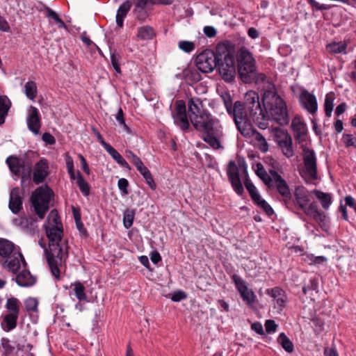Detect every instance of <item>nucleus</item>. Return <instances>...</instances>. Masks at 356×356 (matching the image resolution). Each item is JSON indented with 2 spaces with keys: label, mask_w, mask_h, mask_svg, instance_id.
Returning a JSON list of instances; mask_svg holds the SVG:
<instances>
[{
  "label": "nucleus",
  "mask_w": 356,
  "mask_h": 356,
  "mask_svg": "<svg viewBox=\"0 0 356 356\" xmlns=\"http://www.w3.org/2000/svg\"><path fill=\"white\" fill-rule=\"evenodd\" d=\"M44 227L49 238V248L45 249L47 260L51 274L58 279L68 257V245L63 238V225L56 210L50 211Z\"/></svg>",
  "instance_id": "f257e3e1"
},
{
  "label": "nucleus",
  "mask_w": 356,
  "mask_h": 356,
  "mask_svg": "<svg viewBox=\"0 0 356 356\" xmlns=\"http://www.w3.org/2000/svg\"><path fill=\"white\" fill-rule=\"evenodd\" d=\"M189 119L195 129L204 132V142L215 149L222 148L221 140L223 134L218 120L213 118L207 111L200 114L189 115Z\"/></svg>",
  "instance_id": "f03ea898"
},
{
  "label": "nucleus",
  "mask_w": 356,
  "mask_h": 356,
  "mask_svg": "<svg viewBox=\"0 0 356 356\" xmlns=\"http://www.w3.org/2000/svg\"><path fill=\"white\" fill-rule=\"evenodd\" d=\"M262 102L267 117L280 125L289 122V116L284 100L277 94L276 90H269L262 95Z\"/></svg>",
  "instance_id": "7ed1b4c3"
},
{
  "label": "nucleus",
  "mask_w": 356,
  "mask_h": 356,
  "mask_svg": "<svg viewBox=\"0 0 356 356\" xmlns=\"http://www.w3.org/2000/svg\"><path fill=\"white\" fill-rule=\"evenodd\" d=\"M256 167L257 175L268 188H276L278 193L285 199V201L291 199V193L289 186L281 175L273 170H270L269 174H268L261 163H257Z\"/></svg>",
  "instance_id": "20e7f679"
},
{
  "label": "nucleus",
  "mask_w": 356,
  "mask_h": 356,
  "mask_svg": "<svg viewBox=\"0 0 356 356\" xmlns=\"http://www.w3.org/2000/svg\"><path fill=\"white\" fill-rule=\"evenodd\" d=\"M238 72L242 81L249 83L252 73L257 70L256 61L251 52L245 47L241 48L237 53Z\"/></svg>",
  "instance_id": "39448f33"
},
{
  "label": "nucleus",
  "mask_w": 356,
  "mask_h": 356,
  "mask_svg": "<svg viewBox=\"0 0 356 356\" xmlns=\"http://www.w3.org/2000/svg\"><path fill=\"white\" fill-rule=\"evenodd\" d=\"M52 191L47 186L38 188L32 193L31 201L35 214L43 219L49 209V202Z\"/></svg>",
  "instance_id": "423d86ee"
},
{
  "label": "nucleus",
  "mask_w": 356,
  "mask_h": 356,
  "mask_svg": "<svg viewBox=\"0 0 356 356\" xmlns=\"http://www.w3.org/2000/svg\"><path fill=\"white\" fill-rule=\"evenodd\" d=\"M243 105L247 111V115L249 113L255 122L261 124L262 121L266 119V115L261 109L257 92L254 90L248 91L245 95ZM247 118L248 119V117Z\"/></svg>",
  "instance_id": "0eeeda50"
},
{
  "label": "nucleus",
  "mask_w": 356,
  "mask_h": 356,
  "mask_svg": "<svg viewBox=\"0 0 356 356\" xmlns=\"http://www.w3.org/2000/svg\"><path fill=\"white\" fill-rule=\"evenodd\" d=\"M303 168L300 170V175L307 182L317 179V162L314 150L303 147L302 150Z\"/></svg>",
  "instance_id": "6e6552de"
},
{
  "label": "nucleus",
  "mask_w": 356,
  "mask_h": 356,
  "mask_svg": "<svg viewBox=\"0 0 356 356\" xmlns=\"http://www.w3.org/2000/svg\"><path fill=\"white\" fill-rule=\"evenodd\" d=\"M217 65L222 79L227 82L234 80L236 76V67L234 57L227 51L223 56L218 57Z\"/></svg>",
  "instance_id": "1a4fd4ad"
},
{
  "label": "nucleus",
  "mask_w": 356,
  "mask_h": 356,
  "mask_svg": "<svg viewBox=\"0 0 356 356\" xmlns=\"http://www.w3.org/2000/svg\"><path fill=\"white\" fill-rule=\"evenodd\" d=\"M222 98L227 113L233 118L235 124L237 126L247 118V111L243 103L236 101L232 105L231 97L227 93L222 95Z\"/></svg>",
  "instance_id": "9d476101"
},
{
  "label": "nucleus",
  "mask_w": 356,
  "mask_h": 356,
  "mask_svg": "<svg viewBox=\"0 0 356 356\" xmlns=\"http://www.w3.org/2000/svg\"><path fill=\"white\" fill-rule=\"evenodd\" d=\"M237 129L245 137H252L257 142L259 149L265 152L268 150V145L264 137L259 133L252 126L247 118L236 126Z\"/></svg>",
  "instance_id": "9b49d317"
},
{
  "label": "nucleus",
  "mask_w": 356,
  "mask_h": 356,
  "mask_svg": "<svg viewBox=\"0 0 356 356\" xmlns=\"http://www.w3.org/2000/svg\"><path fill=\"white\" fill-rule=\"evenodd\" d=\"M218 57L211 51L200 54L195 60L197 68L204 73L211 72L217 66Z\"/></svg>",
  "instance_id": "f8f14e48"
},
{
  "label": "nucleus",
  "mask_w": 356,
  "mask_h": 356,
  "mask_svg": "<svg viewBox=\"0 0 356 356\" xmlns=\"http://www.w3.org/2000/svg\"><path fill=\"white\" fill-rule=\"evenodd\" d=\"M13 223L24 232L31 235H34L38 230L37 219L34 217L18 216L13 220Z\"/></svg>",
  "instance_id": "ddd939ff"
},
{
  "label": "nucleus",
  "mask_w": 356,
  "mask_h": 356,
  "mask_svg": "<svg viewBox=\"0 0 356 356\" xmlns=\"http://www.w3.org/2000/svg\"><path fill=\"white\" fill-rule=\"evenodd\" d=\"M232 280L235 283L236 289L239 291L243 301L246 302L249 305L254 302L255 295L252 290L247 286L246 282L236 274L232 275Z\"/></svg>",
  "instance_id": "4468645a"
},
{
  "label": "nucleus",
  "mask_w": 356,
  "mask_h": 356,
  "mask_svg": "<svg viewBox=\"0 0 356 356\" xmlns=\"http://www.w3.org/2000/svg\"><path fill=\"white\" fill-rule=\"evenodd\" d=\"M227 175L235 192L238 195H241L243 192V188L239 178L238 167L233 161L229 162Z\"/></svg>",
  "instance_id": "2eb2a0df"
},
{
  "label": "nucleus",
  "mask_w": 356,
  "mask_h": 356,
  "mask_svg": "<svg viewBox=\"0 0 356 356\" xmlns=\"http://www.w3.org/2000/svg\"><path fill=\"white\" fill-rule=\"evenodd\" d=\"M22 264L24 266L26 262L22 254L18 250L6 258L2 265L4 268L13 273H16L19 270Z\"/></svg>",
  "instance_id": "dca6fc26"
},
{
  "label": "nucleus",
  "mask_w": 356,
  "mask_h": 356,
  "mask_svg": "<svg viewBox=\"0 0 356 356\" xmlns=\"http://www.w3.org/2000/svg\"><path fill=\"white\" fill-rule=\"evenodd\" d=\"M49 165L45 159H41L36 163L33 168V181L35 184H39L48 176Z\"/></svg>",
  "instance_id": "f3484780"
},
{
  "label": "nucleus",
  "mask_w": 356,
  "mask_h": 356,
  "mask_svg": "<svg viewBox=\"0 0 356 356\" xmlns=\"http://www.w3.org/2000/svg\"><path fill=\"white\" fill-rule=\"evenodd\" d=\"M291 128L294 138L298 143L305 141L307 138V129L305 122L300 117H295L291 122Z\"/></svg>",
  "instance_id": "a211bd4d"
},
{
  "label": "nucleus",
  "mask_w": 356,
  "mask_h": 356,
  "mask_svg": "<svg viewBox=\"0 0 356 356\" xmlns=\"http://www.w3.org/2000/svg\"><path fill=\"white\" fill-rule=\"evenodd\" d=\"M252 74L253 76H252L249 83L254 82L259 88H262L264 92L276 90L275 85L267 78L265 74L257 72V70Z\"/></svg>",
  "instance_id": "6ab92c4d"
},
{
  "label": "nucleus",
  "mask_w": 356,
  "mask_h": 356,
  "mask_svg": "<svg viewBox=\"0 0 356 356\" xmlns=\"http://www.w3.org/2000/svg\"><path fill=\"white\" fill-rule=\"evenodd\" d=\"M175 123L183 131L188 130L189 122L186 113V106L184 103H178L175 113L173 115Z\"/></svg>",
  "instance_id": "aec40b11"
},
{
  "label": "nucleus",
  "mask_w": 356,
  "mask_h": 356,
  "mask_svg": "<svg viewBox=\"0 0 356 356\" xmlns=\"http://www.w3.org/2000/svg\"><path fill=\"white\" fill-rule=\"evenodd\" d=\"M26 121L29 129L34 134L38 135L41 127V122L40 113L37 108L33 106H30Z\"/></svg>",
  "instance_id": "412c9836"
},
{
  "label": "nucleus",
  "mask_w": 356,
  "mask_h": 356,
  "mask_svg": "<svg viewBox=\"0 0 356 356\" xmlns=\"http://www.w3.org/2000/svg\"><path fill=\"white\" fill-rule=\"evenodd\" d=\"M300 101L302 106L310 113H314L318 108L316 97L307 90H302L300 95Z\"/></svg>",
  "instance_id": "4be33fe9"
},
{
  "label": "nucleus",
  "mask_w": 356,
  "mask_h": 356,
  "mask_svg": "<svg viewBox=\"0 0 356 356\" xmlns=\"http://www.w3.org/2000/svg\"><path fill=\"white\" fill-rule=\"evenodd\" d=\"M8 207L15 214L22 209V197L19 188H14L10 191Z\"/></svg>",
  "instance_id": "5701e85b"
},
{
  "label": "nucleus",
  "mask_w": 356,
  "mask_h": 356,
  "mask_svg": "<svg viewBox=\"0 0 356 356\" xmlns=\"http://www.w3.org/2000/svg\"><path fill=\"white\" fill-rule=\"evenodd\" d=\"M278 145L286 157L289 158L293 155L292 139L290 136L283 133L282 138L278 142Z\"/></svg>",
  "instance_id": "b1692460"
},
{
  "label": "nucleus",
  "mask_w": 356,
  "mask_h": 356,
  "mask_svg": "<svg viewBox=\"0 0 356 356\" xmlns=\"http://www.w3.org/2000/svg\"><path fill=\"white\" fill-rule=\"evenodd\" d=\"M19 249L10 241L4 238L0 239V256L3 258H8L14 254Z\"/></svg>",
  "instance_id": "393cba45"
},
{
  "label": "nucleus",
  "mask_w": 356,
  "mask_h": 356,
  "mask_svg": "<svg viewBox=\"0 0 356 356\" xmlns=\"http://www.w3.org/2000/svg\"><path fill=\"white\" fill-rule=\"evenodd\" d=\"M266 293L270 296L275 301L277 305L280 307H284L286 302V297L284 291L279 288L275 287L273 289H267Z\"/></svg>",
  "instance_id": "a878e982"
},
{
  "label": "nucleus",
  "mask_w": 356,
  "mask_h": 356,
  "mask_svg": "<svg viewBox=\"0 0 356 356\" xmlns=\"http://www.w3.org/2000/svg\"><path fill=\"white\" fill-rule=\"evenodd\" d=\"M132 6V0H127L121 4L116 14V24L119 27H122L123 21Z\"/></svg>",
  "instance_id": "bb28decb"
},
{
  "label": "nucleus",
  "mask_w": 356,
  "mask_h": 356,
  "mask_svg": "<svg viewBox=\"0 0 356 356\" xmlns=\"http://www.w3.org/2000/svg\"><path fill=\"white\" fill-rule=\"evenodd\" d=\"M16 282L18 285L24 287L32 286L35 282V279L28 270H22L16 277Z\"/></svg>",
  "instance_id": "cd10ccee"
},
{
  "label": "nucleus",
  "mask_w": 356,
  "mask_h": 356,
  "mask_svg": "<svg viewBox=\"0 0 356 356\" xmlns=\"http://www.w3.org/2000/svg\"><path fill=\"white\" fill-rule=\"evenodd\" d=\"M295 197L297 204L302 209L309 204V192L303 187H298L295 192Z\"/></svg>",
  "instance_id": "c85d7f7f"
},
{
  "label": "nucleus",
  "mask_w": 356,
  "mask_h": 356,
  "mask_svg": "<svg viewBox=\"0 0 356 356\" xmlns=\"http://www.w3.org/2000/svg\"><path fill=\"white\" fill-rule=\"evenodd\" d=\"M188 83L197 82L200 80V74L195 67H186L183 70L179 75Z\"/></svg>",
  "instance_id": "c756f323"
},
{
  "label": "nucleus",
  "mask_w": 356,
  "mask_h": 356,
  "mask_svg": "<svg viewBox=\"0 0 356 356\" xmlns=\"http://www.w3.org/2000/svg\"><path fill=\"white\" fill-rule=\"evenodd\" d=\"M189 115L200 114L205 111L202 102L198 97H191L188 102Z\"/></svg>",
  "instance_id": "7c9ffc66"
},
{
  "label": "nucleus",
  "mask_w": 356,
  "mask_h": 356,
  "mask_svg": "<svg viewBox=\"0 0 356 356\" xmlns=\"http://www.w3.org/2000/svg\"><path fill=\"white\" fill-rule=\"evenodd\" d=\"M6 162L10 171L15 175L19 176L23 168L24 161L17 157L9 156Z\"/></svg>",
  "instance_id": "2f4dec72"
},
{
  "label": "nucleus",
  "mask_w": 356,
  "mask_h": 356,
  "mask_svg": "<svg viewBox=\"0 0 356 356\" xmlns=\"http://www.w3.org/2000/svg\"><path fill=\"white\" fill-rule=\"evenodd\" d=\"M106 152L112 156V158L122 167L131 170L130 165L128 163L122 158V156L109 144L104 147Z\"/></svg>",
  "instance_id": "473e14b6"
},
{
  "label": "nucleus",
  "mask_w": 356,
  "mask_h": 356,
  "mask_svg": "<svg viewBox=\"0 0 356 356\" xmlns=\"http://www.w3.org/2000/svg\"><path fill=\"white\" fill-rule=\"evenodd\" d=\"M10 107V102L6 96L0 97V124L4 122V118Z\"/></svg>",
  "instance_id": "72a5a7b5"
},
{
  "label": "nucleus",
  "mask_w": 356,
  "mask_h": 356,
  "mask_svg": "<svg viewBox=\"0 0 356 356\" xmlns=\"http://www.w3.org/2000/svg\"><path fill=\"white\" fill-rule=\"evenodd\" d=\"M20 302L15 298H10L7 300L6 303V308L9 312V314L19 315V313Z\"/></svg>",
  "instance_id": "f704fd0d"
},
{
  "label": "nucleus",
  "mask_w": 356,
  "mask_h": 356,
  "mask_svg": "<svg viewBox=\"0 0 356 356\" xmlns=\"http://www.w3.org/2000/svg\"><path fill=\"white\" fill-rule=\"evenodd\" d=\"M310 193H314L316 197L321 201L322 207L324 209H327L332 203V197L330 195L321 193L318 191L314 190Z\"/></svg>",
  "instance_id": "c9c22d12"
},
{
  "label": "nucleus",
  "mask_w": 356,
  "mask_h": 356,
  "mask_svg": "<svg viewBox=\"0 0 356 356\" xmlns=\"http://www.w3.org/2000/svg\"><path fill=\"white\" fill-rule=\"evenodd\" d=\"M137 35L141 40H150L154 37V32L152 27L144 26L138 29Z\"/></svg>",
  "instance_id": "e433bc0d"
},
{
  "label": "nucleus",
  "mask_w": 356,
  "mask_h": 356,
  "mask_svg": "<svg viewBox=\"0 0 356 356\" xmlns=\"http://www.w3.org/2000/svg\"><path fill=\"white\" fill-rule=\"evenodd\" d=\"M277 341L287 353L293 351V344L284 333L279 335Z\"/></svg>",
  "instance_id": "4c0bfd02"
},
{
  "label": "nucleus",
  "mask_w": 356,
  "mask_h": 356,
  "mask_svg": "<svg viewBox=\"0 0 356 356\" xmlns=\"http://www.w3.org/2000/svg\"><path fill=\"white\" fill-rule=\"evenodd\" d=\"M24 92L26 96L30 99L33 100L37 95V86L34 81H28L24 86Z\"/></svg>",
  "instance_id": "58836bf2"
},
{
  "label": "nucleus",
  "mask_w": 356,
  "mask_h": 356,
  "mask_svg": "<svg viewBox=\"0 0 356 356\" xmlns=\"http://www.w3.org/2000/svg\"><path fill=\"white\" fill-rule=\"evenodd\" d=\"M19 315L8 314L3 318V322L6 324L5 330L8 332L17 326V321Z\"/></svg>",
  "instance_id": "ea45409f"
},
{
  "label": "nucleus",
  "mask_w": 356,
  "mask_h": 356,
  "mask_svg": "<svg viewBox=\"0 0 356 356\" xmlns=\"http://www.w3.org/2000/svg\"><path fill=\"white\" fill-rule=\"evenodd\" d=\"M334 108V93L327 94L324 103V110L327 117H331Z\"/></svg>",
  "instance_id": "a19ab883"
},
{
  "label": "nucleus",
  "mask_w": 356,
  "mask_h": 356,
  "mask_svg": "<svg viewBox=\"0 0 356 356\" xmlns=\"http://www.w3.org/2000/svg\"><path fill=\"white\" fill-rule=\"evenodd\" d=\"M74 293L80 301L85 300L87 298V296L85 293V287L81 282H75L72 284Z\"/></svg>",
  "instance_id": "79ce46f5"
},
{
  "label": "nucleus",
  "mask_w": 356,
  "mask_h": 356,
  "mask_svg": "<svg viewBox=\"0 0 356 356\" xmlns=\"http://www.w3.org/2000/svg\"><path fill=\"white\" fill-rule=\"evenodd\" d=\"M79 189L85 196H88L90 193V186L85 181L80 172H77V182Z\"/></svg>",
  "instance_id": "37998d69"
},
{
  "label": "nucleus",
  "mask_w": 356,
  "mask_h": 356,
  "mask_svg": "<svg viewBox=\"0 0 356 356\" xmlns=\"http://www.w3.org/2000/svg\"><path fill=\"white\" fill-rule=\"evenodd\" d=\"M135 211L133 209H127L124 213L123 224L125 228H130L134 222Z\"/></svg>",
  "instance_id": "c03bdc74"
},
{
  "label": "nucleus",
  "mask_w": 356,
  "mask_h": 356,
  "mask_svg": "<svg viewBox=\"0 0 356 356\" xmlns=\"http://www.w3.org/2000/svg\"><path fill=\"white\" fill-rule=\"evenodd\" d=\"M178 47L185 53H191L195 49V44L192 41L180 40L178 42Z\"/></svg>",
  "instance_id": "a18cd8bd"
},
{
  "label": "nucleus",
  "mask_w": 356,
  "mask_h": 356,
  "mask_svg": "<svg viewBox=\"0 0 356 356\" xmlns=\"http://www.w3.org/2000/svg\"><path fill=\"white\" fill-rule=\"evenodd\" d=\"M47 17L54 19L57 24H58L59 28H66V26L63 21L60 19L56 12L50 8L47 9Z\"/></svg>",
  "instance_id": "49530a36"
},
{
  "label": "nucleus",
  "mask_w": 356,
  "mask_h": 356,
  "mask_svg": "<svg viewBox=\"0 0 356 356\" xmlns=\"http://www.w3.org/2000/svg\"><path fill=\"white\" fill-rule=\"evenodd\" d=\"M25 307L28 312H35L38 311V302L34 298H29L25 300Z\"/></svg>",
  "instance_id": "de8ad7c7"
},
{
  "label": "nucleus",
  "mask_w": 356,
  "mask_h": 356,
  "mask_svg": "<svg viewBox=\"0 0 356 356\" xmlns=\"http://www.w3.org/2000/svg\"><path fill=\"white\" fill-rule=\"evenodd\" d=\"M307 215L311 216L316 218L318 216V211L316 204L311 203L309 205L307 204L305 208L302 209Z\"/></svg>",
  "instance_id": "09e8293b"
},
{
  "label": "nucleus",
  "mask_w": 356,
  "mask_h": 356,
  "mask_svg": "<svg viewBox=\"0 0 356 356\" xmlns=\"http://www.w3.org/2000/svg\"><path fill=\"white\" fill-rule=\"evenodd\" d=\"M341 140L346 147L351 146L356 147V138L353 137V135L343 134Z\"/></svg>",
  "instance_id": "8fccbe9b"
},
{
  "label": "nucleus",
  "mask_w": 356,
  "mask_h": 356,
  "mask_svg": "<svg viewBox=\"0 0 356 356\" xmlns=\"http://www.w3.org/2000/svg\"><path fill=\"white\" fill-rule=\"evenodd\" d=\"M119 60H120V56L116 53L111 54V64L114 68V70L116 71L117 73H121V69L119 64Z\"/></svg>",
  "instance_id": "3c124183"
},
{
  "label": "nucleus",
  "mask_w": 356,
  "mask_h": 356,
  "mask_svg": "<svg viewBox=\"0 0 356 356\" xmlns=\"http://www.w3.org/2000/svg\"><path fill=\"white\" fill-rule=\"evenodd\" d=\"M115 119L118 122L119 124L122 126L123 129L124 131H129V128L124 122L123 111H122V108H119L118 113L116 114Z\"/></svg>",
  "instance_id": "603ef678"
},
{
  "label": "nucleus",
  "mask_w": 356,
  "mask_h": 356,
  "mask_svg": "<svg viewBox=\"0 0 356 356\" xmlns=\"http://www.w3.org/2000/svg\"><path fill=\"white\" fill-rule=\"evenodd\" d=\"M348 44V42L346 40L338 43L335 42V54H346Z\"/></svg>",
  "instance_id": "864d4df0"
},
{
  "label": "nucleus",
  "mask_w": 356,
  "mask_h": 356,
  "mask_svg": "<svg viewBox=\"0 0 356 356\" xmlns=\"http://www.w3.org/2000/svg\"><path fill=\"white\" fill-rule=\"evenodd\" d=\"M245 186L247 190L248 191L251 197L254 195H257L258 193L257 188L250 181L249 179H246L245 181Z\"/></svg>",
  "instance_id": "5fc2aeb1"
},
{
  "label": "nucleus",
  "mask_w": 356,
  "mask_h": 356,
  "mask_svg": "<svg viewBox=\"0 0 356 356\" xmlns=\"http://www.w3.org/2000/svg\"><path fill=\"white\" fill-rule=\"evenodd\" d=\"M129 183L128 181L124 178H121L118 180V186L119 189L123 193L124 195L128 194L127 187Z\"/></svg>",
  "instance_id": "6e6d98bb"
},
{
  "label": "nucleus",
  "mask_w": 356,
  "mask_h": 356,
  "mask_svg": "<svg viewBox=\"0 0 356 356\" xmlns=\"http://www.w3.org/2000/svg\"><path fill=\"white\" fill-rule=\"evenodd\" d=\"M1 345L6 353H11L14 350V346L11 344L10 341L8 339L3 338L1 339Z\"/></svg>",
  "instance_id": "4d7b16f0"
},
{
  "label": "nucleus",
  "mask_w": 356,
  "mask_h": 356,
  "mask_svg": "<svg viewBox=\"0 0 356 356\" xmlns=\"http://www.w3.org/2000/svg\"><path fill=\"white\" fill-rule=\"evenodd\" d=\"M277 325L273 320H267L265 323L266 330L268 333L275 332L276 331Z\"/></svg>",
  "instance_id": "13d9d810"
},
{
  "label": "nucleus",
  "mask_w": 356,
  "mask_h": 356,
  "mask_svg": "<svg viewBox=\"0 0 356 356\" xmlns=\"http://www.w3.org/2000/svg\"><path fill=\"white\" fill-rule=\"evenodd\" d=\"M136 8L143 9L146 6L152 4H156V1L154 0H136Z\"/></svg>",
  "instance_id": "bf43d9fd"
},
{
  "label": "nucleus",
  "mask_w": 356,
  "mask_h": 356,
  "mask_svg": "<svg viewBox=\"0 0 356 356\" xmlns=\"http://www.w3.org/2000/svg\"><path fill=\"white\" fill-rule=\"evenodd\" d=\"M186 298V295L182 291H177L175 292L171 297V300L174 302H179Z\"/></svg>",
  "instance_id": "052dcab7"
},
{
  "label": "nucleus",
  "mask_w": 356,
  "mask_h": 356,
  "mask_svg": "<svg viewBox=\"0 0 356 356\" xmlns=\"http://www.w3.org/2000/svg\"><path fill=\"white\" fill-rule=\"evenodd\" d=\"M259 207H261L268 216H271L273 213V209L266 200L261 202Z\"/></svg>",
  "instance_id": "680f3d73"
},
{
  "label": "nucleus",
  "mask_w": 356,
  "mask_h": 356,
  "mask_svg": "<svg viewBox=\"0 0 356 356\" xmlns=\"http://www.w3.org/2000/svg\"><path fill=\"white\" fill-rule=\"evenodd\" d=\"M204 33L209 38H213L216 35V30L213 26H207L204 28Z\"/></svg>",
  "instance_id": "e2e57ef3"
},
{
  "label": "nucleus",
  "mask_w": 356,
  "mask_h": 356,
  "mask_svg": "<svg viewBox=\"0 0 356 356\" xmlns=\"http://www.w3.org/2000/svg\"><path fill=\"white\" fill-rule=\"evenodd\" d=\"M42 140L46 143L47 144H49V145H54L56 143V140L55 138H54L53 136H51L50 134L49 133H44L43 135H42Z\"/></svg>",
  "instance_id": "0e129e2a"
},
{
  "label": "nucleus",
  "mask_w": 356,
  "mask_h": 356,
  "mask_svg": "<svg viewBox=\"0 0 356 356\" xmlns=\"http://www.w3.org/2000/svg\"><path fill=\"white\" fill-rule=\"evenodd\" d=\"M79 157L81 160V167L82 170L84 171L85 173H86L87 175H89L90 174V168L88 167V165L86 162V159L81 154H79Z\"/></svg>",
  "instance_id": "69168bd1"
},
{
  "label": "nucleus",
  "mask_w": 356,
  "mask_h": 356,
  "mask_svg": "<svg viewBox=\"0 0 356 356\" xmlns=\"http://www.w3.org/2000/svg\"><path fill=\"white\" fill-rule=\"evenodd\" d=\"M143 177L145 178L147 184H148V186L152 189V190H154L156 188V184L152 178V176L151 175L150 172H149L148 174L145 175V176H143Z\"/></svg>",
  "instance_id": "338daca9"
},
{
  "label": "nucleus",
  "mask_w": 356,
  "mask_h": 356,
  "mask_svg": "<svg viewBox=\"0 0 356 356\" xmlns=\"http://www.w3.org/2000/svg\"><path fill=\"white\" fill-rule=\"evenodd\" d=\"M345 202L346 205L353 207L356 211V202L354 198L351 196H346L345 197Z\"/></svg>",
  "instance_id": "774afa93"
}]
</instances>
